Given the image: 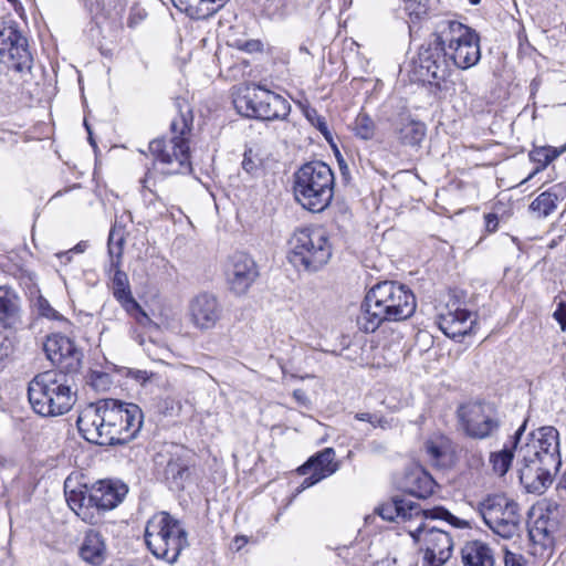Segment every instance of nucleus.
I'll return each instance as SVG.
<instances>
[{
    "label": "nucleus",
    "mask_w": 566,
    "mask_h": 566,
    "mask_svg": "<svg viewBox=\"0 0 566 566\" xmlns=\"http://www.w3.org/2000/svg\"><path fill=\"white\" fill-rule=\"evenodd\" d=\"M143 411L136 403L102 399L85 406L77 417V429L88 442L99 446L124 444L142 429Z\"/></svg>",
    "instance_id": "f257e3e1"
},
{
    "label": "nucleus",
    "mask_w": 566,
    "mask_h": 566,
    "mask_svg": "<svg viewBox=\"0 0 566 566\" xmlns=\"http://www.w3.org/2000/svg\"><path fill=\"white\" fill-rule=\"evenodd\" d=\"M518 455L524 463L520 469L521 483L531 493H542L562 465L558 431L551 426L532 431Z\"/></svg>",
    "instance_id": "f03ea898"
},
{
    "label": "nucleus",
    "mask_w": 566,
    "mask_h": 566,
    "mask_svg": "<svg viewBox=\"0 0 566 566\" xmlns=\"http://www.w3.org/2000/svg\"><path fill=\"white\" fill-rule=\"evenodd\" d=\"M65 482L66 501L70 509L85 523L96 524L103 513L115 509L127 494V486L113 480H101L92 485L83 484L70 490Z\"/></svg>",
    "instance_id": "7ed1b4c3"
},
{
    "label": "nucleus",
    "mask_w": 566,
    "mask_h": 566,
    "mask_svg": "<svg viewBox=\"0 0 566 566\" xmlns=\"http://www.w3.org/2000/svg\"><path fill=\"white\" fill-rule=\"evenodd\" d=\"M29 402L42 417H57L67 413L76 401L65 373L46 370L38 374L28 386Z\"/></svg>",
    "instance_id": "20e7f679"
},
{
    "label": "nucleus",
    "mask_w": 566,
    "mask_h": 566,
    "mask_svg": "<svg viewBox=\"0 0 566 566\" xmlns=\"http://www.w3.org/2000/svg\"><path fill=\"white\" fill-rule=\"evenodd\" d=\"M192 116L189 108L180 111L170 124L172 137L156 138L149 143L154 157V168L163 175L185 174L190 171L189 146L185 138L190 132Z\"/></svg>",
    "instance_id": "39448f33"
},
{
    "label": "nucleus",
    "mask_w": 566,
    "mask_h": 566,
    "mask_svg": "<svg viewBox=\"0 0 566 566\" xmlns=\"http://www.w3.org/2000/svg\"><path fill=\"white\" fill-rule=\"evenodd\" d=\"M334 185V172L323 161L304 164L294 174L295 199L303 208L313 212H321L329 206Z\"/></svg>",
    "instance_id": "423d86ee"
},
{
    "label": "nucleus",
    "mask_w": 566,
    "mask_h": 566,
    "mask_svg": "<svg viewBox=\"0 0 566 566\" xmlns=\"http://www.w3.org/2000/svg\"><path fill=\"white\" fill-rule=\"evenodd\" d=\"M144 537L149 552L169 564L176 563L189 545L182 523L167 512H158L147 521Z\"/></svg>",
    "instance_id": "0eeeda50"
},
{
    "label": "nucleus",
    "mask_w": 566,
    "mask_h": 566,
    "mask_svg": "<svg viewBox=\"0 0 566 566\" xmlns=\"http://www.w3.org/2000/svg\"><path fill=\"white\" fill-rule=\"evenodd\" d=\"M233 105L241 115L262 120L285 119L291 111L283 96L254 84L240 86Z\"/></svg>",
    "instance_id": "6e6552de"
},
{
    "label": "nucleus",
    "mask_w": 566,
    "mask_h": 566,
    "mask_svg": "<svg viewBox=\"0 0 566 566\" xmlns=\"http://www.w3.org/2000/svg\"><path fill=\"white\" fill-rule=\"evenodd\" d=\"M290 247L291 262L307 272L318 271L332 256L329 238L322 228L295 230L290 239Z\"/></svg>",
    "instance_id": "1a4fd4ad"
},
{
    "label": "nucleus",
    "mask_w": 566,
    "mask_h": 566,
    "mask_svg": "<svg viewBox=\"0 0 566 566\" xmlns=\"http://www.w3.org/2000/svg\"><path fill=\"white\" fill-rule=\"evenodd\" d=\"M475 510L496 535L512 538L520 532V506L512 497L503 493L488 494L476 503Z\"/></svg>",
    "instance_id": "9d476101"
},
{
    "label": "nucleus",
    "mask_w": 566,
    "mask_h": 566,
    "mask_svg": "<svg viewBox=\"0 0 566 566\" xmlns=\"http://www.w3.org/2000/svg\"><path fill=\"white\" fill-rule=\"evenodd\" d=\"M379 515L386 521H401L408 523V526L415 527L420 520H444L457 527H464L467 522L455 517L443 507H434L432 510H422L418 503L406 499L394 497L389 502L384 503L378 509Z\"/></svg>",
    "instance_id": "9b49d317"
},
{
    "label": "nucleus",
    "mask_w": 566,
    "mask_h": 566,
    "mask_svg": "<svg viewBox=\"0 0 566 566\" xmlns=\"http://www.w3.org/2000/svg\"><path fill=\"white\" fill-rule=\"evenodd\" d=\"M420 520L415 527L407 526L410 536L420 543L424 552L423 566H442L452 554L453 543L446 531L429 526Z\"/></svg>",
    "instance_id": "f8f14e48"
},
{
    "label": "nucleus",
    "mask_w": 566,
    "mask_h": 566,
    "mask_svg": "<svg viewBox=\"0 0 566 566\" xmlns=\"http://www.w3.org/2000/svg\"><path fill=\"white\" fill-rule=\"evenodd\" d=\"M457 415L460 429L473 439L492 437L500 427L497 412L490 403L467 402L459 407Z\"/></svg>",
    "instance_id": "ddd939ff"
},
{
    "label": "nucleus",
    "mask_w": 566,
    "mask_h": 566,
    "mask_svg": "<svg viewBox=\"0 0 566 566\" xmlns=\"http://www.w3.org/2000/svg\"><path fill=\"white\" fill-rule=\"evenodd\" d=\"M369 300L386 311L389 321H403L416 311V297L408 285H373Z\"/></svg>",
    "instance_id": "4468645a"
},
{
    "label": "nucleus",
    "mask_w": 566,
    "mask_h": 566,
    "mask_svg": "<svg viewBox=\"0 0 566 566\" xmlns=\"http://www.w3.org/2000/svg\"><path fill=\"white\" fill-rule=\"evenodd\" d=\"M0 55L18 72L30 71L32 56L27 39L11 24H0Z\"/></svg>",
    "instance_id": "2eb2a0df"
},
{
    "label": "nucleus",
    "mask_w": 566,
    "mask_h": 566,
    "mask_svg": "<svg viewBox=\"0 0 566 566\" xmlns=\"http://www.w3.org/2000/svg\"><path fill=\"white\" fill-rule=\"evenodd\" d=\"M432 36L447 55L455 50V48L459 49L465 43H469V41H480L475 30L451 19L440 20L436 24Z\"/></svg>",
    "instance_id": "dca6fc26"
},
{
    "label": "nucleus",
    "mask_w": 566,
    "mask_h": 566,
    "mask_svg": "<svg viewBox=\"0 0 566 566\" xmlns=\"http://www.w3.org/2000/svg\"><path fill=\"white\" fill-rule=\"evenodd\" d=\"M44 352L53 365L65 371L78 368L82 353L77 349L72 339L64 335L53 334L44 342Z\"/></svg>",
    "instance_id": "f3484780"
},
{
    "label": "nucleus",
    "mask_w": 566,
    "mask_h": 566,
    "mask_svg": "<svg viewBox=\"0 0 566 566\" xmlns=\"http://www.w3.org/2000/svg\"><path fill=\"white\" fill-rule=\"evenodd\" d=\"M452 61L444 54L440 45L434 40L429 42L419 52V66L421 75L428 80L443 81L450 74Z\"/></svg>",
    "instance_id": "a211bd4d"
},
{
    "label": "nucleus",
    "mask_w": 566,
    "mask_h": 566,
    "mask_svg": "<svg viewBox=\"0 0 566 566\" xmlns=\"http://www.w3.org/2000/svg\"><path fill=\"white\" fill-rule=\"evenodd\" d=\"M189 313L197 328L208 331L213 328L221 318L222 308L213 295L202 293L190 302Z\"/></svg>",
    "instance_id": "6ab92c4d"
},
{
    "label": "nucleus",
    "mask_w": 566,
    "mask_h": 566,
    "mask_svg": "<svg viewBox=\"0 0 566 566\" xmlns=\"http://www.w3.org/2000/svg\"><path fill=\"white\" fill-rule=\"evenodd\" d=\"M476 324V314L467 308L449 307L438 317V326L449 338L457 339L469 335Z\"/></svg>",
    "instance_id": "aec40b11"
},
{
    "label": "nucleus",
    "mask_w": 566,
    "mask_h": 566,
    "mask_svg": "<svg viewBox=\"0 0 566 566\" xmlns=\"http://www.w3.org/2000/svg\"><path fill=\"white\" fill-rule=\"evenodd\" d=\"M392 132L401 146L419 149L427 135V127L410 114L402 113L395 119Z\"/></svg>",
    "instance_id": "412c9836"
},
{
    "label": "nucleus",
    "mask_w": 566,
    "mask_h": 566,
    "mask_svg": "<svg viewBox=\"0 0 566 566\" xmlns=\"http://www.w3.org/2000/svg\"><path fill=\"white\" fill-rule=\"evenodd\" d=\"M136 286L138 289L135 291V294H137L138 300L133 295L130 285H117V289L114 290V296L128 313H140L144 317H147L146 313L142 310V303L145 305L153 303L158 295V291L155 285Z\"/></svg>",
    "instance_id": "4be33fe9"
},
{
    "label": "nucleus",
    "mask_w": 566,
    "mask_h": 566,
    "mask_svg": "<svg viewBox=\"0 0 566 566\" xmlns=\"http://www.w3.org/2000/svg\"><path fill=\"white\" fill-rule=\"evenodd\" d=\"M224 273L231 283H252L259 276L254 260L243 252H235L229 258Z\"/></svg>",
    "instance_id": "5701e85b"
},
{
    "label": "nucleus",
    "mask_w": 566,
    "mask_h": 566,
    "mask_svg": "<svg viewBox=\"0 0 566 566\" xmlns=\"http://www.w3.org/2000/svg\"><path fill=\"white\" fill-rule=\"evenodd\" d=\"M22 324L21 298L9 285H0V325L17 328Z\"/></svg>",
    "instance_id": "b1692460"
},
{
    "label": "nucleus",
    "mask_w": 566,
    "mask_h": 566,
    "mask_svg": "<svg viewBox=\"0 0 566 566\" xmlns=\"http://www.w3.org/2000/svg\"><path fill=\"white\" fill-rule=\"evenodd\" d=\"M78 554L86 564L101 566L107 558V545L104 536L94 530L86 532Z\"/></svg>",
    "instance_id": "393cba45"
},
{
    "label": "nucleus",
    "mask_w": 566,
    "mask_h": 566,
    "mask_svg": "<svg viewBox=\"0 0 566 566\" xmlns=\"http://www.w3.org/2000/svg\"><path fill=\"white\" fill-rule=\"evenodd\" d=\"M385 321H389L388 314L381 305L369 300L368 291L361 305L360 313L356 319L359 331L364 333H374Z\"/></svg>",
    "instance_id": "a878e982"
},
{
    "label": "nucleus",
    "mask_w": 566,
    "mask_h": 566,
    "mask_svg": "<svg viewBox=\"0 0 566 566\" xmlns=\"http://www.w3.org/2000/svg\"><path fill=\"white\" fill-rule=\"evenodd\" d=\"M229 0H171L172 4L191 19L202 20L211 17Z\"/></svg>",
    "instance_id": "bb28decb"
},
{
    "label": "nucleus",
    "mask_w": 566,
    "mask_h": 566,
    "mask_svg": "<svg viewBox=\"0 0 566 566\" xmlns=\"http://www.w3.org/2000/svg\"><path fill=\"white\" fill-rule=\"evenodd\" d=\"M338 470V463L335 461V451L333 448H325L315 455L311 457L307 462L298 468V472L303 475L314 472L321 478H327Z\"/></svg>",
    "instance_id": "cd10ccee"
},
{
    "label": "nucleus",
    "mask_w": 566,
    "mask_h": 566,
    "mask_svg": "<svg viewBox=\"0 0 566 566\" xmlns=\"http://www.w3.org/2000/svg\"><path fill=\"white\" fill-rule=\"evenodd\" d=\"M403 485L411 495L426 499L433 493L436 482L427 471L415 468L406 474Z\"/></svg>",
    "instance_id": "c85d7f7f"
},
{
    "label": "nucleus",
    "mask_w": 566,
    "mask_h": 566,
    "mask_svg": "<svg viewBox=\"0 0 566 566\" xmlns=\"http://www.w3.org/2000/svg\"><path fill=\"white\" fill-rule=\"evenodd\" d=\"M464 566H494L491 547L482 541H470L461 549Z\"/></svg>",
    "instance_id": "c756f323"
},
{
    "label": "nucleus",
    "mask_w": 566,
    "mask_h": 566,
    "mask_svg": "<svg viewBox=\"0 0 566 566\" xmlns=\"http://www.w3.org/2000/svg\"><path fill=\"white\" fill-rule=\"evenodd\" d=\"M124 229L118 228L115 223L108 235V254L111 258V271H114L113 283H127L126 273L118 270V265L123 254Z\"/></svg>",
    "instance_id": "7c9ffc66"
},
{
    "label": "nucleus",
    "mask_w": 566,
    "mask_h": 566,
    "mask_svg": "<svg viewBox=\"0 0 566 566\" xmlns=\"http://www.w3.org/2000/svg\"><path fill=\"white\" fill-rule=\"evenodd\" d=\"M87 248L86 242H80L74 248L64 251V252H57L54 254V256L60 262V268L57 269V272L60 273L61 279L66 283L67 280H81L80 273H82L81 269L73 265V255L83 253Z\"/></svg>",
    "instance_id": "2f4dec72"
},
{
    "label": "nucleus",
    "mask_w": 566,
    "mask_h": 566,
    "mask_svg": "<svg viewBox=\"0 0 566 566\" xmlns=\"http://www.w3.org/2000/svg\"><path fill=\"white\" fill-rule=\"evenodd\" d=\"M449 59L458 69L467 70L474 66L481 59L480 41H469L459 49L455 48Z\"/></svg>",
    "instance_id": "473e14b6"
},
{
    "label": "nucleus",
    "mask_w": 566,
    "mask_h": 566,
    "mask_svg": "<svg viewBox=\"0 0 566 566\" xmlns=\"http://www.w3.org/2000/svg\"><path fill=\"white\" fill-rule=\"evenodd\" d=\"M566 150V146L555 148L552 146L534 147L530 151V159L537 164V167L522 181L531 180L535 175L545 169L553 160L559 157Z\"/></svg>",
    "instance_id": "72a5a7b5"
},
{
    "label": "nucleus",
    "mask_w": 566,
    "mask_h": 566,
    "mask_svg": "<svg viewBox=\"0 0 566 566\" xmlns=\"http://www.w3.org/2000/svg\"><path fill=\"white\" fill-rule=\"evenodd\" d=\"M427 454L433 464H443L451 449L450 440L440 433L432 434L424 443Z\"/></svg>",
    "instance_id": "f704fd0d"
},
{
    "label": "nucleus",
    "mask_w": 566,
    "mask_h": 566,
    "mask_svg": "<svg viewBox=\"0 0 566 566\" xmlns=\"http://www.w3.org/2000/svg\"><path fill=\"white\" fill-rule=\"evenodd\" d=\"M557 195L551 190L541 193L530 206L538 217H547L556 209Z\"/></svg>",
    "instance_id": "c9c22d12"
},
{
    "label": "nucleus",
    "mask_w": 566,
    "mask_h": 566,
    "mask_svg": "<svg viewBox=\"0 0 566 566\" xmlns=\"http://www.w3.org/2000/svg\"><path fill=\"white\" fill-rule=\"evenodd\" d=\"M513 452L511 448L505 447L503 450L492 453L490 457V462L493 467V470L499 475H504L512 463Z\"/></svg>",
    "instance_id": "e433bc0d"
},
{
    "label": "nucleus",
    "mask_w": 566,
    "mask_h": 566,
    "mask_svg": "<svg viewBox=\"0 0 566 566\" xmlns=\"http://www.w3.org/2000/svg\"><path fill=\"white\" fill-rule=\"evenodd\" d=\"M355 135L364 140H369L375 135V123L365 113H359L354 122Z\"/></svg>",
    "instance_id": "4c0bfd02"
},
{
    "label": "nucleus",
    "mask_w": 566,
    "mask_h": 566,
    "mask_svg": "<svg viewBox=\"0 0 566 566\" xmlns=\"http://www.w3.org/2000/svg\"><path fill=\"white\" fill-rule=\"evenodd\" d=\"M262 160L258 153H255L252 148H249L244 151L242 168L250 175H256L261 169Z\"/></svg>",
    "instance_id": "58836bf2"
},
{
    "label": "nucleus",
    "mask_w": 566,
    "mask_h": 566,
    "mask_svg": "<svg viewBox=\"0 0 566 566\" xmlns=\"http://www.w3.org/2000/svg\"><path fill=\"white\" fill-rule=\"evenodd\" d=\"M304 114H305V117L307 118V120L314 126L316 127L323 135L326 139L329 138V130H328V126H327V123L325 120V118L323 116H321L317 111L313 107H307L305 108L304 111Z\"/></svg>",
    "instance_id": "ea45409f"
},
{
    "label": "nucleus",
    "mask_w": 566,
    "mask_h": 566,
    "mask_svg": "<svg viewBox=\"0 0 566 566\" xmlns=\"http://www.w3.org/2000/svg\"><path fill=\"white\" fill-rule=\"evenodd\" d=\"M405 10L410 18L421 19L427 14L429 0H403Z\"/></svg>",
    "instance_id": "a19ab883"
},
{
    "label": "nucleus",
    "mask_w": 566,
    "mask_h": 566,
    "mask_svg": "<svg viewBox=\"0 0 566 566\" xmlns=\"http://www.w3.org/2000/svg\"><path fill=\"white\" fill-rule=\"evenodd\" d=\"M35 306L39 314L43 317L54 321L63 319V316L56 310H54L49 303V301L44 298L42 295L38 296Z\"/></svg>",
    "instance_id": "79ce46f5"
},
{
    "label": "nucleus",
    "mask_w": 566,
    "mask_h": 566,
    "mask_svg": "<svg viewBox=\"0 0 566 566\" xmlns=\"http://www.w3.org/2000/svg\"><path fill=\"white\" fill-rule=\"evenodd\" d=\"M90 384L96 390H106L109 388L112 381L108 374L102 371H93L90 376Z\"/></svg>",
    "instance_id": "37998d69"
},
{
    "label": "nucleus",
    "mask_w": 566,
    "mask_h": 566,
    "mask_svg": "<svg viewBox=\"0 0 566 566\" xmlns=\"http://www.w3.org/2000/svg\"><path fill=\"white\" fill-rule=\"evenodd\" d=\"M355 418L359 421H366L370 423L374 428L381 427L385 428L387 421L382 417H378L377 415L369 412H359L355 415Z\"/></svg>",
    "instance_id": "c03bdc74"
},
{
    "label": "nucleus",
    "mask_w": 566,
    "mask_h": 566,
    "mask_svg": "<svg viewBox=\"0 0 566 566\" xmlns=\"http://www.w3.org/2000/svg\"><path fill=\"white\" fill-rule=\"evenodd\" d=\"M146 11L140 8H132L127 24L130 28L136 27L142 20L146 18Z\"/></svg>",
    "instance_id": "a18cd8bd"
},
{
    "label": "nucleus",
    "mask_w": 566,
    "mask_h": 566,
    "mask_svg": "<svg viewBox=\"0 0 566 566\" xmlns=\"http://www.w3.org/2000/svg\"><path fill=\"white\" fill-rule=\"evenodd\" d=\"M553 316L559 323L562 331H566V302L558 303Z\"/></svg>",
    "instance_id": "49530a36"
},
{
    "label": "nucleus",
    "mask_w": 566,
    "mask_h": 566,
    "mask_svg": "<svg viewBox=\"0 0 566 566\" xmlns=\"http://www.w3.org/2000/svg\"><path fill=\"white\" fill-rule=\"evenodd\" d=\"M505 566H525L524 558L522 555L506 551L504 556Z\"/></svg>",
    "instance_id": "de8ad7c7"
},
{
    "label": "nucleus",
    "mask_w": 566,
    "mask_h": 566,
    "mask_svg": "<svg viewBox=\"0 0 566 566\" xmlns=\"http://www.w3.org/2000/svg\"><path fill=\"white\" fill-rule=\"evenodd\" d=\"M11 350V342L0 333V364L9 356Z\"/></svg>",
    "instance_id": "09e8293b"
},
{
    "label": "nucleus",
    "mask_w": 566,
    "mask_h": 566,
    "mask_svg": "<svg viewBox=\"0 0 566 566\" xmlns=\"http://www.w3.org/2000/svg\"><path fill=\"white\" fill-rule=\"evenodd\" d=\"M485 227L489 232H494L499 227V218L495 213H488L485 216Z\"/></svg>",
    "instance_id": "8fccbe9b"
},
{
    "label": "nucleus",
    "mask_w": 566,
    "mask_h": 566,
    "mask_svg": "<svg viewBox=\"0 0 566 566\" xmlns=\"http://www.w3.org/2000/svg\"><path fill=\"white\" fill-rule=\"evenodd\" d=\"M310 476L305 478L304 481L301 484V489L305 490L310 486H313L314 484L322 481L324 478L318 476V474H315L314 472H310Z\"/></svg>",
    "instance_id": "3c124183"
},
{
    "label": "nucleus",
    "mask_w": 566,
    "mask_h": 566,
    "mask_svg": "<svg viewBox=\"0 0 566 566\" xmlns=\"http://www.w3.org/2000/svg\"><path fill=\"white\" fill-rule=\"evenodd\" d=\"M293 397L300 405L307 406L310 403V399L303 389H295Z\"/></svg>",
    "instance_id": "603ef678"
},
{
    "label": "nucleus",
    "mask_w": 566,
    "mask_h": 566,
    "mask_svg": "<svg viewBox=\"0 0 566 566\" xmlns=\"http://www.w3.org/2000/svg\"><path fill=\"white\" fill-rule=\"evenodd\" d=\"M248 52H255L261 50V43L259 41H248L242 46Z\"/></svg>",
    "instance_id": "864d4df0"
},
{
    "label": "nucleus",
    "mask_w": 566,
    "mask_h": 566,
    "mask_svg": "<svg viewBox=\"0 0 566 566\" xmlns=\"http://www.w3.org/2000/svg\"><path fill=\"white\" fill-rule=\"evenodd\" d=\"M525 427H526V421L516 430V432L514 434V441L512 442V448L513 449L517 448L518 441H520L521 436L523 434V432L525 430Z\"/></svg>",
    "instance_id": "5fc2aeb1"
},
{
    "label": "nucleus",
    "mask_w": 566,
    "mask_h": 566,
    "mask_svg": "<svg viewBox=\"0 0 566 566\" xmlns=\"http://www.w3.org/2000/svg\"><path fill=\"white\" fill-rule=\"evenodd\" d=\"M248 539L244 536H237L234 543L237 545V549L242 548L247 544Z\"/></svg>",
    "instance_id": "6e6d98bb"
},
{
    "label": "nucleus",
    "mask_w": 566,
    "mask_h": 566,
    "mask_svg": "<svg viewBox=\"0 0 566 566\" xmlns=\"http://www.w3.org/2000/svg\"><path fill=\"white\" fill-rule=\"evenodd\" d=\"M149 184H150V172H148L146 175L145 179L143 180V187L147 188L151 191Z\"/></svg>",
    "instance_id": "4d7b16f0"
},
{
    "label": "nucleus",
    "mask_w": 566,
    "mask_h": 566,
    "mask_svg": "<svg viewBox=\"0 0 566 566\" xmlns=\"http://www.w3.org/2000/svg\"><path fill=\"white\" fill-rule=\"evenodd\" d=\"M84 126H86V129L90 130V126H87V123H84ZM88 134H90V142L93 144L91 132H88Z\"/></svg>",
    "instance_id": "13d9d810"
},
{
    "label": "nucleus",
    "mask_w": 566,
    "mask_h": 566,
    "mask_svg": "<svg viewBox=\"0 0 566 566\" xmlns=\"http://www.w3.org/2000/svg\"><path fill=\"white\" fill-rule=\"evenodd\" d=\"M84 126H86V129L90 130V126H87V123H84ZM88 134H90V142L93 144L91 132H88Z\"/></svg>",
    "instance_id": "bf43d9fd"
},
{
    "label": "nucleus",
    "mask_w": 566,
    "mask_h": 566,
    "mask_svg": "<svg viewBox=\"0 0 566 566\" xmlns=\"http://www.w3.org/2000/svg\"><path fill=\"white\" fill-rule=\"evenodd\" d=\"M469 1H470V3H472V4H478V3H480V1H481V0H469Z\"/></svg>",
    "instance_id": "052dcab7"
},
{
    "label": "nucleus",
    "mask_w": 566,
    "mask_h": 566,
    "mask_svg": "<svg viewBox=\"0 0 566 566\" xmlns=\"http://www.w3.org/2000/svg\"><path fill=\"white\" fill-rule=\"evenodd\" d=\"M380 283L387 284V283H395V282H394V281H387V280H385V281H381Z\"/></svg>",
    "instance_id": "680f3d73"
}]
</instances>
